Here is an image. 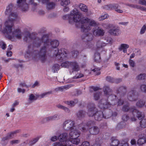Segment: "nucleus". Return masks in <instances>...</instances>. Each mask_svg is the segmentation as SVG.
<instances>
[{
	"mask_svg": "<svg viewBox=\"0 0 146 146\" xmlns=\"http://www.w3.org/2000/svg\"><path fill=\"white\" fill-rule=\"evenodd\" d=\"M24 40L27 42L34 40L33 46L34 47H39L42 43H43V46L38 54H36V51L32 53L27 52V54L30 56H32L33 58H36L38 56L42 61H44L47 59L46 55L47 50L50 49L51 48H56L59 44L58 40L50 39L47 35H44L41 38H40L37 37V34L35 33L31 34L29 33H26L24 38Z\"/></svg>",
	"mask_w": 146,
	"mask_h": 146,
	"instance_id": "nucleus-1",
	"label": "nucleus"
},
{
	"mask_svg": "<svg viewBox=\"0 0 146 146\" xmlns=\"http://www.w3.org/2000/svg\"><path fill=\"white\" fill-rule=\"evenodd\" d=\"M81 14L79 11L77 9L74 8L70 12L69 14L63 16V19L68 20L70 24L80 21L82 24L80 27L82 31L85 33L88 32L91 29L92 26L96 25V23L94 20L87 17H84L81 19Z\"/></svg>",
	"mask_w": 146,
	"mask_h": 146,
	"instance_id": "nucleus-2",
	"label": "nucleus"
},
{
	"mask_svg": "<svg viewBox=\"0 0 146 146\" xmlns=\"http://www.w3.org/2000/svg\"><path fill=\"white\" fill-rule=\"evenodd\" d=\"M103 91L104 95L108 98V101H111V102L110 104V102H108L106 100H101L98 105L99 107L101 109L108 108L111 107V105H115L117 103L118 105H121L123 104V102L122 100V97L117 101L116 96L111 94V90L108 86H105L103 88Z\"/></svg>",
	"mask_w": 146,
	"mask_h": 146,
	"instance_id": "nucleus-3",
	"label": "nucleus"
},
{
	"mask_svg": "<svg viewBox=\"0 0 146 146\" xmlns=\"http://www.w3.org/2000/svg\"><path fill=\"white\" fill-rule=\"evenodd\" d=\"M10 25L9 26L4 27L3 32L7 34V37L12 41H16L17 39H21L22 36V33L21 29L18 28L12 31L14 25Z\"/></svg>",
	"mask_w": 146,
	"mask_h": 146,
	"instance_id": "nucleus-4",
	"label": "nucleus"
},
{
	"mask_svg": "<svg viewBox=\"0 0 146 146\" xmlns=\"http://www.w3.org/2000/svg\"><path fill=\"white\" fill-rule=\"evenodd\" d=\"M87 113L90 117H92L94 115L95 120L98 121L101 120L103 117L106 118L104 116L103 113L102 111H97V109L93 103L91 104L88 106Z\"/></svg>",
	"mask_w": 146,
	"mask_h": 146,
	"instance_id": "nucleus-5",
	"label": "nucleus"
},
{
	"mask_svg": "<svg viewBox=\"0 0 146 146\" xmlns=\"http://www.w3.org/2000/svg\"><path fill=\"white\" fill-rule=\"evenodd\" d=\"M53 57L57 60H66L68 58V52L65 49H56L54 51Z\"/></svg>",
	"mask_w": 146,
	"mask_h": 146,
	"instance_id": "nucleus-6",
	"label": "nucleus"
},
{
	"mask_svg": "<svg viewBox=\"0 0 146 146\" xmlns=\"http://www.w3.org/2000/svg\"><path fill=\"white\" fill-rule=\"evenodd\" d=\"M123 110L125 111H131L134 116L131 117V119L132 121H135L136 120L135 115H136L139 119H141L144 116V114L139 111L135 109V107L130 108L128 105H124L123 108Z\"/></svg>",
	"mask_w": 146,
	"mask_h": 146,
	"instance_id": "nucleus-7",
	"label": "nucleus"
},
{
	"mask_svg": "<svg viewBox=\"0 0 146 146\" xmlns=\"http://www.w3.org/2000/svg\"><path fill=\"white\" fill-rule=\"evenodd\" d=\"M9 15V17L5 22L4 27L9 26L11 24L14 25V22L17 18L18 16L17 13L15 12H12Z\"/></svg>",
	"mask_w": 146,
	"mask_h": 146,
	"instance_id": "nucleus-8",
	"label": "nucleus"
},
{
	"mask_svg": "<svg viewBox=\"0 0 146 146\" xmlns=\"http://www.w3.org/2000/svg\"><path fill=\"white\" fill-rule=\"evenodd\" d=\"M108 26L111 29L109 31V33L111 35L118 36L121 34V31L118 27L112 24H109Z\"/></svg>",
	"mask_w": 146,
	"mask_h": 146,
	"instance_id": "nucleus-9",
	"label": "nucleus"
},
{
	"mask_svg": "<svg viewBox=\"0 0 146 146\" xmlns=\"http://www.w3.org/2000/svg\"><path fill=\"white\" fill-rule=\"evenodd\" d=\"M26 0H17V1L18 7L23 12H25L28 11L29 8V5L26 3Z\"/></svg>",
	"mask_w": 146,
	"mask_h": 146,
	"instance_id": "nucleus-10",
	"label": "nucleus"
},
{
	"mask_svg": "<svg viewBox=\"0 0 146 146\" xmlns=\"http://www.w3.org/2000/svg\"><path fill=\"white\" fill-rule=\"evenodd\" d=\"M95 124V122L93 121H89L86 125H84L83 123H81L78 125V128L83 132H85L88 130L87 127H90L93 126Z\"/></svg>",
	"mask_w": 146,
	"mask_h": 146,
	"instance_id": "nucleus-11",
	"label": "nucleus"
},
{
	"mask_svg": "<svg viewBox=\"0 0 146 146\" xmlns=\"http://www.w3.org/2000/svg\"><path fill=\"white\" fill-rule=\"evenodd\" d=\"M67 137L68 134L66 133H64L60 134L58 136V139L61 143L63 142L64 144H66V143H67V144H68L69 143V141L67 140Z\"/></svg>",
	"mask_w": 146,
	"mask_h": 146,
	"instance_id": "nucleus-12",
	"label": "nucleus"
},
{
	"mask_svg": "<svg viewBox=\"0 0 146 146\" xmlns=\"http://www.w3.org/2000/svg\"><path fill=\"white\" fill-rule=\"evenodd\" d=\"M70 67V72H72L74 71L77 72L80 70V67L76 61H73L71 62Z\"/></svg>",
	"mask_w": 146,
	"mask_h": 146,
	"instance_id": "nucleus-13",
	"label": "nucleus"
},
{
	"mask_svg": "<svg viewBox=\"0 0 146 146\" xmlns=\"http://www.w3.org/2000/svg\"><path fill=\"white\" fill-rule=\"evenodd\" d=\"M74 121L70 120H67L65 121L63 123V127L67 126L68 129L67 130L72 129V128H75L74 125Z\"/></svg>",
	"mask_w": 146,
	"mask_h": 146,
	"instance_id": "nucleus-14",
	"label": "nucleus"
},
{
	"mask_svg": "<svg viewBox=\"0 0 146 146\" xmlns=\"http://www.w3.org/2000/svg\"><path fill=\"white\" fill-rule=\"evenodd\" d=\"M69 134V136L70 139L78 137L80 135V132L76 130L75 128H72Z\"/></svg>",
	"mask_w": 146,
	"mask_h": 146,
	"instance_id": "nucleus-15",
	"label": "nucleus"
},
{
	"mask_svg": "<svg viewBox=\"0 0 146 146\" xmlns=\"http://www.w3.org/2000/svg\"><path fill=\"white\" fill-rule=\"evenodd\" d=\"M93 33L95 35L103 36L104 35L105 31L103 29L98 27L93 29Z\"/></svg>",
	"mask_w": 146,
	"mask_h": 146,
	"instance_id": "nucleus-16",
	"label": "nucleus"
},
{
	"mask_svg": "<svg viewBox=\"0 0 146 146\" xmlns=\"http://www.w3.org/2000/svg\"><path fill=\"white\" fill-rule=\"evenodd\" d=\"M40 138V136H37L33 138L31 141L27 140L23 143V145H25L28 144L30 146H32L36 143Z\"/></svg>",
	"mask_w": 146,
	"mask_h": 146,
	"instance_id": "nucleus-17",
	"label": "nucleus"
},
{
	"mask_svg": "<svg viewBox=\"0 0 146 146\" xmlns=\"http://www.w3.org/2000/svg\"><path fill=\"white\" fill-rule=\"evenodd\" d=\"M60 115L58 114H55L53 115L47 117L43 119L44 121L46 122L55 120H57L60 119Z\"/></svg>",
	"mask_w": 146,
	"mask_h": 146,
	"instance_id": "nucleus-18",
	"label": "nucleus"
},
{
	"mask_svg": "<svg viewBox=\"0 0 146 146\" xmlns=\"http://www.w3.org/2000/svg\"><path fill=\"white\" fill-rule=\"evenodd\" d=\"M128 98L130 101L136 100L137 96L135 94V92L133 90L130 91L128 94Z\"/></svg>",
	"mask_w": 146,
	"mask_h": 146,
	"instance_id": "nucleus-19",
	"label": "nucleus"
},
{
	"mask_svg": "<svg viewBox=\"0 0 146 146\" xmlns=\"http://www.w3.org/2000/svg\"><path fill=\"white\" fill-rule=\"evenodd\" d=\"M19 130H17L8 134L6 137L3 138V139L5 140L9 139H11L13 138L16 136L17 133L19 132Z\"/></svg>",
	"mask_w": 146,
	"mask_h": 146,
	"instance_id": "nucleus-20",
	"label": "nucleus"
},
{
	"mask_svg": "<svg viewBox=\"0 0 146 146\" xmlns=\"http://www.w3.org/2000/svg\"><path fill=\"white\" fill-rule=\"evenodd\" d=\"M129 47L128 44H121L118 48V49L120 51L123 50L124 53H126L127 49Z\"/></svg>",
	"mask_w": 146,
	"mask_h": 146,
	"instance_id": "nucleus-21",
	"label": "nucleus"
},
{
	"mask_svg": "<svg viewBox=\"0 0 146 146\" xmlns=\"http://www.w3.org/2000/svg\"><path fill=\"white\" fill-rule=\"evenodd\" d=\"M99 128L96 126H94L90 129L89 131L91 134L94 135L98 134L99 132Z\"/></svg>",
	"mask_w": 146,
	"mask_h": 146,
	"instance_id": "nucleus-22",
	"label": "nucleus"
},
{
	"mask_svg": "<svg viewBox=\"0 0 146 146\" xmlns=\"http://www.w3.org/2000/svg\"><path fill=\"white\" fill-rule=\"evenodd\" d=\"M78 7L80 10L86 13L89 12V11H88V7L85 5L80 3L78 5Z\"/></svg>",
	"mask_w": 146,
	"mask_h": 146,
	"instance_id": "nucleus-23",
	"label": "nucleus"
},
{
	"mask_svg": "<svg viewBox=\"0 0 146 146\" xmlns=\"http://www.w3.org/2000/svg\"><path fill=\"white\" fill-rule=\"evenodd\" d=\"M14 8V7L12 4H10L7 7L5 12V14L6 15H9L12 12H14L13 11Z\"/></svg>",
	"mask_w": 146,
	"mask_h": 146,
	"instance_id": "nucleus-24",
	"label": "nucleus"
},
{
	"mask_svg": "<svg viewBox=\"0 0 146 146\" xmlns=\"http://www.w3.org/2000/svg\"><path fill=\"white\" fill-rule=\"evenodd\" d=\"M56 3L52 2H48L46 4V7L47 9L51 10L55 8Z\"/></svg>",
	"mask_w": 146,
	"mask_h": 146,
	"instance_id": "nucleus-25",
	"label": "nucleus"
},
{
	"mask_svg": "<svg viewBox=\"0 0 146 146\" xmlns=\"http://www.w3.org/2000/svg\"><path fill=\"white\" fill-rule=\"evenodd\" d=\"M38 95H36L35 96L33 94H30L28 98V101L30 103L33 102V101L36 100L37 98H38L37 96Z\"/></svg>",
	"mask_w": 146,
	"mask_h": 146,
	"instance_id": "nucleus-26",
	"label": "nucleus"
},
{
	"mask_svg": "<svg viewBox=\"0 0 146 146\" xmlns=\"http://www.w3.org/2000/svg\"><path fill=\"white\" fill-rule=\"evenodd\" d=\"M85 112L82 110L78 111L76 113L77 116L80 119L84 117L85 116Z\"/></svg>",
	"mask_w": 146,
	"mask_h": 146,
	"instance_id": "nucleus-27",
	"label": "nucleus"
},
{
	"mask_svg": "<svg viewBox=\"0 0 146 146\" xmlns=\"http://www.w3.org/2000/svg\"><path fill=\"white\" fill-rule=\"evenodd\" d=\"M93 36L91 34L87 33L84 34L82 36V38L83 39L85 38L88 41H89L92 39Z\"/></svg>",
	"mask_w": 146,
	"mask_h": 146,
	"instance_id": "nucleus-28",
	"label": "nucleus"
},
{
	"mask_svg": "<svg viewBox=\"0 0 146 146\" xmlns=\"http://www.w3.org/2000/svg\"><path fill=\"white\" fill-rule=\"evenodd\" d=\"M70 85H66L64 86L58 87L56 89L57 91H63L65 90L68 89L70 87Z\"/></svg>",
	"mask_w": 146,
	"mask_h": 146,
	"instance_id": "nucleus-29",
	"label": "nucleus"
},
{
	"mask_svg": "<svg viewBox=\"0 0 146 146\" xmlns=\"http://www.w3.org/2000/svg\"><path fill=\"white\" fill-rule=\"evenodd\" d=\"M78 137L73 138H72L71 139V140L70 141H69L70 143V142H71L72 143L75 144L76 145H78L79 143H80V139L78 138Z\"/></svg>",
	"mask_w": 146,
	"mask_h": 146,
	"instance_id": "nucleus-30",
	"label": "nucleus"
},
{
	"mask_svg": "<svg viewBox=\"0 0 146 146\" xmlns=\"http://www.w3.org/2000/svg\"><path fill=\"white\" fill-rule=\"evenodd\" d=\"M146 142V139L143 136L139 137L137 141V143L140 145H142Z\"/></svg>",
	"mask_w": 146,
	"mask_h": 146,
	"instance_id": "nucleus-31",
	"label": "nucleus"
},
{
	"mask_svg": "<svg viewBox=\"0 0 146 146\" xmlns=\"http://www.w3.org/2000/svg\"><path fill=\"white\" fill-rule=\"evenodd\" d=\"M70 3V0H62L60 2V5L62 6H68Z\"/></svg>",
	"mask_w": 146,
	"mask_h": 146,
	"instance_id": "nucleus-32",
	"label": "nucleus"
},
{
	"mask_svg": "<svg viewBox=\"0 0 146 146\" xmlns=\"http://www.w3.org/2000/svg\"><path fill=\"white\" fill-rule=\"evenodd\" d=\"M71 62L66 61L62 63L61 66L64 68H70Z\"/></svg>",
	"mask_w": 146,
	"mask_h": 146,
	"instance_id": "nucleus-33",
	"label": "nucleus"
},
{
	"mask_svg": "<svg viewBox=\"0 0 146 146\" xmlns=\"http://www.w3.org/2000/svg\"><path fill=\"white\" fill-rule=\"evenodd\" d=\"M120 145L119 141L117 140H114L111 142L110 146H119Z\"/></svg>",
	"mask_w": 146,
	"mask_h": 146,
	"instance_id": "nucleus-34",
	"label": "nucleus"
},
{
	"mask_svg": "<svg viewBox=\"0 0 146 146\" xmlns=\"http://www.w3.org/2000/svg\"><path fill=\"white\" fill-rule=\"evenodd\" d=\"M57 107L61 109L64 110L67 113H69L70 111V110L68 108L61 105H58L57 106Z\"/></svg>",
	"mask_w": 146,
	"mask_h": 146,
	"instance_id": "nucleus-35",
	"label": "nucleus"
},
{
	"mask_svg": "<svg viewBox=\"0 0 146 146\" xmlns=\"http://www.w3.org/2000/svg\"><path fill=\"white\" fill-rule=\"evenodd\" d=\"M145 104L144 100H140L137 102L136 103V105L139 107H141L144 106Z\"/></svg>",
	"mask_w": 146,
	"mask_h": 146,
	"instance_id": "nucleus-36",
	"label": "nucleus"
},
{
	"mask_svg": "<svg viewBox=\"0 0 146 146\" xmlns=\"http://www.w3.org/2000/svg\"><path fill=\"white\" fill-rule=\"evenodd\" d=\"M60 66L58 64H55L52 67V70L53 72L55 73L58 71L60 68Z\"/></svg>",
	"mask_w": 146,
	"mask_h": 146,
	"instance_id": "nucleus-37",
	"label": "nucleus"
},
{
	"mask_svg": "<svg viewBox=\"0 0 146 146\" xmlns=\"http://www.w3.org/2000/svg\"><path fill=\"white\" fill-rule=\"evenodd\" d=\"M146 78V75L145 74H140L136 77L137 80H144Z\"/></svg>",
	"mask_w": 146,
	"mask_h": 146,
	"instance_id": "nucleus-38",
	"label": "nucleus"
},
{
	"mask_svg": "<svg viewBox=\"0 0 146 146\" xmlns=\"http://www.w3.org/2000/svg\"><path fill=\"white\" fill-rule=\"evenodd\" d=\"M78 102V100H75L74 101H68L66 102V104H68L69 105L73 106L77 104Z\"/></svg>",
	"mask_w": 146,
	"mask_h": 146,
	"instance_id": "nucleus-39",
	"label": "nucleus"
},
{
	"mask_svg": "<svg viewBox=\"0 0 146 146\" xmlns=\"http://www.w3.org/2000/svg\"><path fill=\"white\" fill-rule=\"evenodd\" d=\"M106 45V44L105 43L103 42L100 41H99L98 42L97 44V46L98 48H100Z\"/></svg>",
	"mask_w": 146,
	"mask_h": 146,
	"instance_id": "nucleus-40",
	"label": "nucleus"
},
{
	"mask_svg": "<svg viewBox=\"0 0 146 146\" xmlns=\"http://www.w3.org/2000/svg\"><path fill=\"white\" fill-rule=\"evenodd\" d=\"M140 123L141 127L143 128L146 127V119H142L140 121Z\"/></svg>",
	"mask_w": 146,
	"mask_h": 146,
	"instance_id": "nucleus-41",
	"label": "nucleus"
},
{
	"mask_svg": "<svg viewBox=\"0 0 146 146\" xmlns=\"http://www.w3.org/2000/svg\"><path fill=\"white\" fill-rule=\"evenodd\" d=\"M113 4H110L106 5L103 6L104 9L108 10H113Z\"/></svg>",
	"mask_w": 146,
	"mask_h": 146,
	"instance_id": "nucleus-42",
	"label": "nucleus"
},
{
	"mask_svg": "<svg viewBox=\"0 0 146 146\" xmlns=\"http://www.w3.org/2000/svg\"><path fill=\"white\" fill-rule=\"evenodd\" d=\"M129 6L132 7L140 9L141 10H145V9L143 7H141L139 5H129Z\"/></svg>",
	"mask_w": 146,
	"mask_h": 146,
	"instance_id": "nucleus-43",
	"label": "nucleus"
},
{
	"mask_svg": "<svg viewBox=\"0 0 146 146\" xmlns=\"http://www.w3.org/2000/svg\"><path fill=\"white\" fill-rule=\"evenodd\" d=\"M92 72L94 73V74L96 75H99L100 74V69L98 68H95L92 70Z\"/></svg>",
	"mask_w": 146,
	"mask_h": 146,
	"instance_id": "nucleus-44",
	"label": "nucleus"
},
{
	"mask_svg": "<svg viewBox=\"0 0 146 146\" xmlns=\"http://www.w3.org/2000/svg\"><path fill=\"white\" fill-rule=\"evenodd\" d=\"M125 123L123 122L118 123L116 127L117 129H119L123 128L125 127Z\"/></svg>",
	"mask_w": 146,
	"mask_h": 146,
	"instance_id": "nucleus-45",
	"label": "nucleus"
},
{
	"mask_svg": "<svg viewBox=\"0 0 146 146\" xmlns=\"http://www.w3.org/2000/svg\"><path fill=\"white\" fill-rule=\"evenodd\" d=\"M66 144L62 143L61 142H56L54 143L52 145V146H66Z\"/></svg>",
	"mask_w": 146,
	"mask_h": 146,
	"instance_id": "nucleus-46",
	"label": "nucleus"
},
{
	"mask_svg": "<svg viewBox=\"0 0 146 146\" xmlns=\"http://www.w3.org/2000/svg\"><path fill=\"white\" fill-rule=\"evenodd\" d=\"M108 15L106 13H104L98 19L100 21H102L108 17Z\"/></svg>",
	"mask_w": 146,
	"mask_h": 146,
	"instance_id": "nucleus-47",
	"label": "nucleus"
},
{
	"mask_svg": "<svg viewBox=\"0 0 146 146\" xmlns=\"http://www.w3.org/2000/svg\"><path fill=\"white\" fill-rule=\"evenodd\" d=\"M101 93L99 92H96L94 94V98L95 100H98L100 98Z\"/></svg>",
	"mask_w": 146,
	"mask_h": 146,
	"instance_id": "nucleus-48",
	"label": "nucleus"
},
{
	"mask_svg": "<svg viewBox=\"0 0 146 146\" xmlns=\"http://www.w3.org/2000/svg\"><path fill=\"white\" fill-rule=\"evenodd\" d=\"M94 56V60L96 61H98L100 60V56L99 53L95 52Z\"/></svg>",
	"mask_w": 146,
	"mask_h": 146,
	"instance_id": "nucleus-49",
	"label": "nucleus"
},
{
	"mask_svg": "<svg viewBox=\"0 0 146 146\" xmlns=\"http://www.w3.org/2000/svg\"><path fill=\"white\" fill-rule=\"evenodd\" d=\"M0 46L2 49L4 50L6 48V45L5 43L3 41H0Z\"/></svg>",
	"mask_w": 146,
	"mask_h": 146,
	"instance_id": "nucleus-50",
	"label": "nucleus"
},
{
	"mask_svg": "<svg viewBox=\"0 0 146 146\" xmlns=\"http://www.w3.org/2000/svg\"><path fill=\"white\" fill-rule=\"evenodd\" d=\"M20 140L19 139L14 140L11 141L10 143L11 144L13 145L14 144H18L20 142Z\"/></svg>",
	"mask_w": 146,
	"mask_h": 146,
	"instance_id": "nucleus-51",
	"label": "nucleus"
},
{
	"mask_svg": "<svg viewBox=\"0 0 146 146\" xmlns=\"http://www.w3.org/2000/svg\"><path fill=\"white\" fill-rule=\"evenodd\" d=\"M84 76V75L83 74L81 73H80L76 74V76L74 77V78L75 79L80 78L83 77Z\"/></svg>",
	"mask_w": 146,
	"mask_h": 146,
	"instance_id": "nucleus-52",
	"label": "nucleus"
},
{
	"mask_svg": "<svg viewBox=\"0 0 146 146\" xmlns=\"http://www.w3.org/2000/svg\"><path fill=\"white\" fill-rule=\"evenodd\" d=\"M106 41L108 43L110 44H112L114 42L113 39L111 38H108L106 39Z\"/></svg>",
	"mask_w": 146,
	"mask_h": 146,
	"instance_id": "nucleus-53",
	"label": "nucleus"
},
{
	"mask_svg": "<svg viewBox=\"0 0 146 146\" xmlns=\"http://www.w3.org/2000/svg\"><path fill=\"white\" fill-rule=\"evenodd\" d=\"M17 91L19 93H22L23 94L25 92V90L24 89H22L21 88H18L17 89Z\"/></svg>",
	"mask_w": 146,
	"mask_h": 146,
	"instance_id": "nucleus-54",
	"label": "nucleus"
},
{
	"mask_svg": "<svg viewBox=\"0 0 146 146\" xmlns=\"http://www.w3.org/2000/svg\"><path fill=\"white\" fill-rule=\"evenodd\" d=\"M141 88L142 91L146 92V85H142L141 86Z\"/></svg>",
	"mask_w": 146,
	"mask_h": 146,
	"instance_id": "nucleus-55",
	"label": "nucleus"
},
{
	"mask_svg": "<svg viewBox=\"0 0 146 146\" xmlns=\"http://www.w3.org/2000/svg\"><path fill=\"white\" fill-rule=\"evenodd\" d=\"M146 30V27L145 25H144L141 29L140 33L141 34H143L145 32Z\"/></svg>",
	"mask_w": 146,
	"mask_h": 146,
	"instance_id": "nucleus-56",
	"label": "nucleus"
},
{
	"mask_svg": "<svg viewBox=\"0 0 146 146\" xmlns=\"http://www.w3.org/2000/svg\"><path fill=\"white\" fill-rule=\"evenodd\" d=\"M119 146H129V145L127 142L124 141H122L121 143H120Z\"/></svg>",
	"mask_w": 146,
	"mask_h": 146,
	"instance_id": "nucleus-57",
	"label": "nucleus"
},
{
	"mask_svg": "<svg viewBox=\"0 0 146 146\" xmlns=\"http://www.w3.org/2000/svg\"><path fill=\"white\" fill-rule=\"evenodd\" d=\"M129 119V116L126 115H124L122 117V120L125 121H127Z\"/></svg>",
	"mask_w": 146,
	"mask_h": 146,
	"instance_id": "nucleus-58",
	"label": "nucleus"
},
{
	"mask_svg": "<svg viewBox=\"0 0 146 146\" xmlns=\"http://www.w3.org/2000/svg\"><path fill=\"white\" fill-rule=\"evenodd\" d=\"M46 96V95L45 92H44L40 94V95H38L37 96L38 98H40V99L43 98L45 97Z\"/></svg>",
	"mask_w": 146,
	"mask_h": 146,
	"instance_id": "nucleus-59",
	"label": "nucleus"
},
{
	"mask_svg": "<svg viewBox=\"0 0 146 146\" xmlns=\"http://www.w3.org/2000/svg\"><path fill=\"white\" fill-rule=\"evenodd\" d=\"M58 139V137L56 136H52L51 137L50 140L51 141L54 142L56 141Z\"/></svg>",
	"mask_w": 146,
	"mask_h": 146,
	"instance_id": "nucleus-60",
	"label": "nucleus"
},
{
	"mask_svg": "<svg viewBox=\"0 0 146 146\" xmlns=\"http://www.w3.org/2000/svg\"><path fill=\"white\" fill-rule=\"evenodd\" d=\"M64 8L63 9V11L65 13H67L69 11V8L68 6H63Z\"/></svg>",
	"mask_w": 146,
	"mask_h": 146,
	"instance_id": "nucleus-61",
	"label": "nucleus"
},
{
	"mask_svg": "<svg viewBox=\"0 0 146 146\" xmlns=\"http://www.w3.org/2000/svg\"><path fill=\"white\" fill-rule=\"evenodd\" d=\"M72 54L73 56L74 57H76L78 55L79 52L77 51H74L72 52Z\"/></svg>",
	"mask_w": 146,
	"mask_h": 146,
	"instance_id": "nucleus-62",
	"label": "nucleus"
},
{
	"mask_svg": "<svg viewBox=\"0 0 146 146\" xmlns=\"http://www.w3.org/2000/svg\"><path fill=\"white\" fill-rule=\"evenodd\" d=\"M129 63L130 66L133 67L134 66L135 63L134 62L131 60H129Z\"/></svg>",
	"mask_w": 146,
	"mask_h": 146,
	"instance_id": "nucleus-63",
	"label": "nucleus"
},
{
	"mask_svg": "<svg viewBox=\"0 0 146 146\" xmlns=\"http://www.w3.org/2000/svg\"><path fill=\"white\" fill-rule=\"evenodd\" d=\"M90 145V144L89 142L85 141L82 143L81 146H89Z\"/></svg>",
	"mask_w": 146,
	"mask_h": 146,
	"instance_id": "nucleus-64",
	"label": "nucleus"
}]
</instances>
